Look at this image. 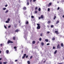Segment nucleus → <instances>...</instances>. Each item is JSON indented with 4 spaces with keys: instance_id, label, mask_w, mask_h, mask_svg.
<instances>
[{
    "instance_id": "obj_50",
    "label": "nucleus",
    "mask_w": 64,
    "mask_h": 64,
    "mask_svg": "<svg viewBox=\"0 0 64 64\" xmlns=\"http://www.w3.org/2000/svg\"><path fill=\"white\" fill-rule=\"evenodd\" d=\"M28 56L27 55L26 56V58H28Z\"/></svg>"
},
{
    "instance_id": "obj_20",
    "label": "nucleus",
    "mask_w": 64,
    "mask_h": 64,
    "mask_svg": "<svg viewBox=\"0 0 64 64\" xmlns=\"http://www.w3.org/2000/svg\"><path fill=\"white\" fill-rule=\"evenodd\" d=\"M7 21H8V22H9V21H10V19L9 18H8L7 20Z\"/></svg>"
},
{
    "instance_id": "obj_44",
    "label": "nucleus",
    "mask_w": 64,
    "mask_h": 64,
    "mask_svg": "<svg viewBox=\"0 0 64 64\" xmlns=\"http://www.w3.org/2000/svg\"><path fill=\"white\" fill-rule=\"evenodd\" d=\"M31 17H32V18H34V16H31Z\"/></svg>"
},
{
    "instance_id": "obj_9",
    "label": "nucleus",
    "mask_w": 64,
    "mask_h": 64,
    "mask_svg": "<svg viewBox=\"0 0 64 64\" xmlns=\"http://www.w3.org/2000/svg\"><path fill=\"white\" fill-rule=\"evenodd\" d=\"M15 32H19V30L18 29H17L15 31Z\"/></svg>"
},
{
    "instance_id": "obj_27",
    "label": "nucleus",
    "mask_w": 64,
    "mask_h": 64,
    "mask_svg": "<svg viewBox=\"0 0 64 64\" xmlns=\"http://www.w3.org/2000/svg\"><path fill=\"white\" fill-rule=\"evenodd\" d=\"M54 27V26L53 25H52L51 26V28H53V27Z\"/></svg>"
},
{
    "instance_id": "obj_10",
    "label": "nucleus",
    "mask_w": 64,
    "mask_h": 64,
    "mask_svg": "<svg viewBox=\"0 0 64 64\" xmlns=\"http://www.w3.org/2000/svg\"><path fill=\"white\" fill-rule=\"evenodd\" d=\"M26 7H24L23 8V10H26Z\"/></svg>"
},
{
    "instance_id": "obj_51",
    "label": "nucleus",
    "mask_w": 64,
    "mask_h": 64,
    "mask_svg": "<svg viewBox=\"0 0 64 64\" xmlns=\"http://www.w3.org/2000/svg\"><path fill=\"white\" fill-rule=\"evenodd\" d=\"M49 26L48 25L47 26V27H48V28H49Z\"/></svg>"
},
{
    "instance_id": "obj_43",
    "label": "nucleus",
    "mask_w": 64,
    "mask_h": 64,
    "mask_svg": "<svg viewBox=\"0 0 64 64\" xmlns=\"http://www.w3.org/2000/svg\"><path fill=\"white\" fill-rule=\"evenodd\" d=\"M7 6H8V5L7 4H6L5 6V7H7Z\"/></svg>"
},
{
    "instance_id": "obj_17",
    "label": "nucleus",
    "mask_w": 64,
    "mask_h": 64,
    "mask_svg": "<svg viewBox=\"0 0 64 64\" xmlns=\"http://www.w3.org/2000/svg\"><path fill=\"white\" fill-rule=\"evenodd\" d=\"M45 41H46V42H48V40L47 39H46V40H45Z\"/></svg>"
},
{
    "instance_id": "obj_32",
    "label": "nucleus",
    "mask_w": 64,
    "mask_h": 64,
    "mask_svg": "<svg viewBox=\"0 0 64 64\" xmlns=\"http://www.w3.org/2000/svg\"><path fill=\"white\" fill-rule=\"evenodd\" d=\"M28 23H29V22H28L27 21L26 22V24H28Z\"/></svg>"
},
{
    "instance_id": "obj_33",
    "label": "nucleus",
    "mask_w": 64,
    "mask_h": 64,
    "mask_svg": "<svg viewBox=\"0 0 64 64\" xmlns=\"http://www.w3.org/2000/svg\"><path fill=\"white\" fill-rule=\"evenodd\" d=\"M41 40H42V39H41V38H40L39 39V40L40 41Z\"/></svg>"
},
{
    "instance_id": "obj_53",
    "label": "nucleus",
    "mask_w": 64,
    "mask_h": 64,
    "mask_svg": "<svg viewBox=\"0 0 64 64\" xmlns=\"http://www.w3.org/2000/svg\"><path fill=\"white\" fill-rule=\"evenodd\" d=\"M15 62H17V60H16L15 61Z\"/></svg>"
},
{
    "instance_id": "obj_63",
    "label": "nucleus",
    "mask_w": 64,
    "mask_h": 64,
    "mask_svg": "<svg viewBox=\"0 0 64 64\" xmlns=\"http://www.w3.org/2000/svg\"><path fill=\"white\" fill-rule=\"evenodd\" d=\"M18 22H19V23H20V21H19Z\"/></svg>"
},
{
    "instance_id": "obj_59",
    "label": "nucleus",
    "mask_w": 64,
    "mask_h": 64,
    "mask_svg": "<svg viewBox=\"0 0 64 64\" xmlns=\"http://www.w3.org/2000/svg\"><path fill=\"white\" fill-rule=\"evenodd\" d=\"M59 3V2H57V3Z\"/></svg>"
},
{
    "instance_id": "obj_25",
    "label": "nucleus",
    "mask_w": 64,
    "mask_h": 64,
    "mask_svg": "<svg viewBox=\"0 0 64 64\" xmlns=\"http://www.w3.org/2000/svg\"><path fill=\"white\" fill-rule=\"evenodd\" d=\"M8 10H6V12H5L6 13H8Z\"/></svg>"
},
{
    "instance_id": "obj_42",
    "label": "nucleus",
    "mask_w": 64,
    "mask_h": 64,
    "mask_svg": "<svg viewBox=\"0 0 64 64\" xmlns=\"http://www.w3.org/2000/svg\"><path fill=\"white\" fill-rule=\"evenodd\" d=\"M50 22H51V21H48V23H50Z\"/></svg>"
},
{
    "instance_id": "obj_21",
    "label": "nucleus",
    "mask_w": 64,
    "mask_h": 64,
    "mask_svg": "<svg viewBox=\"0 0 64 64\" xmlns=\"http://www.w3.org/2000/svg\"><path fill=\"white\" fill-rule=\"evenodd\" d=\"M6 8H3V10H6Z\"/></svg>"
},
{
    "instance_id": "obj_37",
    "label": "nucleus",
    "mask_w": 64,
    "mask_h": 64,
    "mask_svg": "<svg viewBox=\"0 0 64 64\" xmlns=\"http://www.w3.org/2000/svg\"><path fill=\"white\" fill-rule=\"evenodd\" d=\"M42 34H40V36H43V35H42Z\"/></svg>"
},
{
    "instance_id": "obj_54",
    "label": "nucleus",
    "mask_w": 64,
    "mask_h": 64,
    "mask_svg": "<svg viewBox=\"0 0 64 64\" xmlns=\"http://www.w3.org/2000/svg\"><path fill=\"white\" fill-rule=\"evenodd\" d=\"M2 62H0V64H2Z\"/></svg>"
},
{
    "instance_id": "obj_49",
    "label": "nucleus",
    "mask_w": 64,
    "mask_h": 64,
    "mask_svg": "<svg viewBox=\"0 0 64 64\" xmlns=\"http://www.w3.org/2000/svg\"><path fill=\"white\" fill-rule=\"evenodd\" d=\"M58 64H63V63H60Z\"/></svg>"
},
{
    "instance_id": "obj_40",
    "label": "nucleus",
    "mask_w": 64,
    "mask_h": 64,
    "mask_svg": "<svg viewBox=\"0 0 64 64\" xmlns=\"http://www.w3.org/2000/svg\"><path fill=\"white\" fill-rule=\"evenodd\" d=\"M36 1V0H33V2H35Z\"/></svg>"
},
{
    "instance_id": "obj_47",
    "label": "nucleus",
    "mask_w": 64,
    "mask_h": 64,
    "mask_svg": "<svg viewBox=\"0 0 64 64\" xmlns=\"http://www.w3.org/2000/svg\"><path fill=\"white\" fill-rule=\"evenodd\" d=\"M10 27H11V26H8V28H10Z\"/></svg>"
},
{
    "instance_id": "obj_16",
    "label": "nucleus",
    "mask_w": 64,
    "mask_h": 64,
    "mask_svg": "<svg viewBox=\"0 0 64 64\" xmlns=\"http://www.w3.org/2000/svg\"><path fill=\"white\" fill-rule=\"evenodd\" d=\"M26 4L28 6V5H29V2H27L26 3Z\"/></svg>"
},
{
    "instance_id": "obj_41",
    "label": "nucleus",
    "mask_w": 64,
    "mask_h": 64,
    "mask_svg": "<svg viewBox=\"0 0 64 64\" xmlns=\"http://www.w3.org/2000/svg\"><path fill=\"white\" fill-rule=\"evenodd\" d=\"M4 27L6 29H7V27L5 26H4Z\"/></svg>"
},
{
    "instance_id": "obj_36",
    "label": "nucleus",
    "mask_w": 64,
    "mask_h": 64,
    "mask_svg": "<svg viewBox=\"0 0 64 64\" xmlns=\"http://www.w3.org/2000/svg\"><path fill=\"white\" fill-rule=\"evenodd\" d=\"M32 57H33V56H31L30 57V59H32Z\"/></svg>"
},
{
    "instance_id": "obj_46",
    "label": "nucleus",
    "mask_w": 64,
    "mask_h": 64,
    "mask_svg": "<svg viewBox=\"0 0 64 64\" xmlns=\"http://www.w3.org/2000/svg\"><path fill=\"white\" fill-rule=\"evenodd\" d=\"M59 9H60V8H59V7H58L57 8V10H59Z\"/></svg>"
},
{
    "instance_id": "obj_61",
    "label": "nucleus",
    "mask_w": 64,
    "mask_h": 64,
    "mask_svg": "<svg viewBox=\"0 0 64 64\" xmlns=\"http://www.w3.org/2000/svg\"><path fill=\"white\" fill-rule=\"evenodd\" d=\"M15 51H16L17 50V49H15Z\"/></svg>"
},
{
    "instance_id": "obj_48",
    "label": "nucleus",
    "mask_w": 64,
    "mask_h": 64,
    "mask_svg": "<svg viewBox=\"0 0 64 64\" xmlns=\"http://www.w3.org/2000/svg\"><path fill=\"white\" fill-rule=\"evenodd\" d=\"M47 34H49L50 33V32H47Z\"/></svg>"
},
{
    "instance_id": "obj_1",
    "label": "nucleus",
    "mask_w": 64,
    "mask_h": 64,
    "mask_svg": "<svg viewBox=\"0 0 64 64\" xmlns=\"http://www.w3.org/2000/svg\"><path fill=\"white\" fill-rule=\"evenodd\" d=\"M44 18V16H43V15H42L40 16V17H38V19L39 20H40L41 19H43Z\"/></svg>"
},
{
    "instance_id": "obj_55",
    "label": "nucleus",
    "mask_w": 64,
    "mask_h": 64,
    "mask_svg": "<svg viewBox=\"0 0 64 64\" xmlns=\"http://www.w3.org/2000/svg\"><path fill=\"white\" fill-rule=\"evenodd\" d=\"M2 60V58H0V60Z\"/></svg>"
},
{
    "instance_id": "obj_11",
    "label": "nucleus",
    "mask_w": 64,
    "mask_h": 64,
    "mask_svg": "<svg viewBox=\"0 0 64 64\" xmlns=\"http://www.w3.org/2000/svg\"><path fill=\"white\" fill-rule=\"evenodd\" d=\"M6 52L7 54H8L9 52V50H6Z\"/></svg>"
},
{
    "instance_id": "obj_24",
    "label": "nucleus",
    "mask_w": 64,
    "mask_h": 64,
    "mask_svg": "<svg viewBox=\"0 0 64 64\" xmlns=\"http://www.w3.org/2000/svg\"><path fill=\"white\" fill-rule=\"evenodd\" d=\"M37 25L38 26H40V24H37Z\"/></svg>"
},
{
    "instance_id": "obj_8",
    "label": "nucleus",
    "mask_w": 64,
    "mask_h": 64,
    "mask_svg": "<svg viewBox=\"0 0 64 64\" xmlns=\"http://www.w3.org/2000/svg\"><path fill=\"white\" fill-rule=\"evenodd\" d=\"M57 52V50H56L54 52V54H56Z\"/></svg>"
},
{
    "instance_id": "obj_26",
    "label": "nucleus",
    "mask_w": 64,
    "mask_h": 64,
    "mask_svg": "<svg viewBox=\"0 0 64 64\" xmlns=\"http://www.w3.org/2000/svg\"><path fill=\"white\" fill-rule=\"evenodd\" d=\"M41 44L42 46H43V45H44V43L43 42H42Z\"/></svg>"
},
{
    "instance_id": "obj_12",
    "label": "nucleus",
    "mask_w": 64,
    "mask_h": 64,
    "mask_svg": "<svg viewBox=\"0 0 64 64\" xmlns=\"http://www.w3.org/2000/svg\"><path fill=\"white\" fill-rule=\"evenodd\" d=\"M59 20L57 21L56 23V24H57L58 23H59Z\"/></svg>"
},
{
    "instance_id": "obj_39",
    "label": "nucleus",
    "mask_w": 64,
    "mask_h": 64,
    "mask_svg": "<svg viewBox=\"0 0 64 64\" xmlns=\"http://www.w3.org/2000/svg\"><path fill=\"white\" fill-rule=\"evenodd\" d=\"M53 49H55V47L54 46H53Z\"/></svg>"
},
{
    "instance_id": "obj_13",
    "label": "nucleus",
    "mask_w": 64,
    "mask_h": 64,
    "mask_svg": "<svg viewBox=\"0 0 64 64\" xmlns=\"http://www.w3.org/2000/svg\"><path fill=\"white\" fill-rule=\"evenodd\" d=\"M14 28L17 27V24H15L14 25Z\"/></svg>"
},
{
    "instance_id": "obj_60",
    "label": "nucleus",
    "mask_w": 64,
    "mask_h": 64,
    "mask_svg": "<svg viewBox=\"0 0 64 64\" xmlns=\"http://www.w3.org/2000/svg\"><path fill=\"white\" fill-rule=\"evenodd\" d=\"M45 62H46V60H45L44 61V63H45Z\"/></svg>"
},
{
    "instance_id": "obj_57",
    "label": "nucleus",
    "mask_w": 64,
    "mask_h": 64,
    "mask_svg": "<svg viewBox=\"0 0 64 64\" xmlns=\"http://www.w3.org/2000/svg\"><path fill=\"white\" fill-rule=\"evenodd\" d=\"M32 0H30V2H32Z\"/></svg>"
},
{
    "instance_id": "obj_28",
    "label": "nucleus",
    "mask_w": 64,
    "mask_h": 64,
    "mask_svg": "<svg viewBox=\"0 0 64 64\" xmlns=\"http://www.w3.org/2000/svg\"><path fill=\"white\" fill-rule=\"evenodd\" d=\"M26 56V54H24V56L25 57Z\"/></svg>"
},
{
    "instance_id": "obj_2",
    "label": "nucleus",
    "mask_w": 64,
    "mask_h": 64,
    "mask_svg": "<svg viewBox=\"0 0 64 64\" xmlns=\"http://www.w3.org/2000/svg\"><path fill=\"white\" fill-rule=\"evenodd\" d=\"M13 43V42L10 40H8L7 42L8 44H9V43Z\"/></svg>"
},
{
    "instance_id": "obj_3",
    "label": "nucleus",
    "mask_w": 64,
    "mask_h": 64,
    "mask_svg": "<svg viewBox=\"0 0 64 64\" xmlns=\"http://www.w3.org/2000/svg\"><path fill=\"white\" fill-rule=\"evenodd\" d=\"M57 47V48H58V49H60L61 48V47L60 46V44H58Z\"/></svg>"
},
{
    "instance_id": "obj_30",
    "label": "nucleus",
    "mask_w": 64,
    "mask_h": 64,
    "mask_svg": "<svg viewBox=\"0 0 64 64\" xmlns=\"http://www.w3.org/2000/svg\"><path fill=\"white\" fill-rule=\"evenodd\" d=\"M38 10L39 11H40V10H41V8H38Z\"/></svg>"
},
{
    "instance_id": "obj_19",
    "label": "nucleus",
    "mask_w": 64,
    "mask_h": 64,
    "mask_svg": "<svg viewBox=\"0 0 64 64\" xmlns=\"http://www.w3.org/2000/svg\"><path fill=\"white\" fill-rule=\"evenodd\" d=\"M35 10H38V7L37 6L36 7Z\"/></svg>"
},
{
    "instance_id": "obj_45",
    "label": "nucleus",
    "mask_w": 64,
    "mask_h": 64,
    "mask_svg": "<svg viewBox=\"0 0 64 64\" xmlns=\"http://www.w3.org/2000/svg\"><path fill=\"white\" fill-rule=\"evenodd\" d=\"M50 45V44L49 43L47 44H46V45Z\"/></svg>"
},
{
    "instance_id": "obj_58",
    "label": "nucleus",
    "mask_w": 64,
    "mask_h": 64,
    "mask_svg": "<svg viewBox=\"0 0 64 64\" xmlns=\"http://www.w3.org/2000/svg\"><path fill=\"white\" fill-rule=\"evenodd\" d=\"M1 53V50H0V54Z\"/></svg>"
},
{
    "instance_id": "obj_14",
    "label": "nucleus",
    "mask_w": 64,
    "mask_h": 64,
    "mask_svg": "<svg viewBox=\"0 0 64 64\" xmlns=\"http://www.w3.org/2000/svg\"><path fill=\"white\" fill-rule=\"evenodd\" d=\"M55 39V37H53L52 38V40H54Z\"/></svg>"
},
{
    "instance_id": "obj_64",
    "label": "nucleus",
    "mask_w": 64,
    "mask_h": 64,
    "mask_svg": "<svg viewBox=\"0 0 64 64\" xmlns=\"http://www.w3.org/2000/svg\"><path fill=\"white\" fill-rule=\"evenodd\" d=\"M39 43V41H38V44Z\"/></svg>"
},
{
    "instance_id": "obj_22",
    "label": "nucleus",
    "mask_w": 64,
    "mask_h": 64,
    "mask_svg": "<svg viewBox=\"0 0 64 64\" xmlns=\"http://www.w3.org/2000/svg\"><path fill=\"white\" fill-rule=\"evenodd\" d=\"M61 45L62 47H63V44L62 43L61 44Z\"/></svg>"
},
{
    "instance_id": "obj_5",
    "label": "nucleus",
    "mask_w": 64,
    "mask_h": 64,
    "mask_svg": "<svg viewBox=\"0 0 64 64\" xmlns=\"http://www.w3.org/2000/svg\"><path fill=\"white\" fill-rule=\"evenodd\" d=\"M52 4V3L51 2L50 3L48 4V7H49L50 6H51Z\"/></svg>"
},
{
    "instance_id": "obj_6",
    "label": "nucleus",
    "mask_w": 64,
    "mask_h": 64,
    "mask_svg": "<svg viewBox=\"0 0 64 64\" xmlns=\"http://www.w3.org/2000/svg\"><path fill=\"white\" fill-rule=\"evenodd\" d=\"M36 28H37V30L40 29V26H38Z\"/></svg>"
},
{
    "instance_id": "obj_15",
    "label": "nucleus",
    "mask_w": 64,
    "mask_h": 64,
    "mask_svg": "<svg viewBox=\"0 0 64 64\" xmlns=\"http://www.w3.org/2000/svg\"><path fill=\"white\" fill-rule=\"evenodd\" d=\"M27 63H28V64H30V61H28L27 62Z\"/></svg>"
},
{
    "instance_id": "obj_7",
    "label": "nucleus",
    "mask_w": 64,
    "mask_h": 64,
    "mask_svg": "<svg viewBox=\"0 0 64 64\" xmlns=\"http://www.w3.org/2000/svg\"><path fill=\"white\" fill-rule=\"evenodd\" d=\"M15 39H16V37L15 36H14L12 38V40H15Z\"/></svg>"
},
{
    "instance_id": "obj_35",
    "label": "nucleus",
    "mask_w": 64,
    "mask_h": 64,
    "mask_svg": "<svg viewBox=\"0 0 64 64\" xmlns=\"http://www.w3.org/2000/svg\"><path fill=\"white\" fill-rule=\"evenodd\" d=\"M14 49H16L17 48V47H16V46H14Z\"/></svg>"
},
{
    "instance_id": "obj_23",
    "label": "nucleus",
    "mask_w": 64,
    "mask_h": 64,
    "mask_svg": "<svg viewBox=\"0 0 64 64\" xmlns=\"http://www.w3.org/2000/svg\"><path fill=\"white\" fill-rule=\"evenodd\" d=\"M6 23H9V22H8V20L7 21H6Z\"/></svg>"
},
{
    "instance_id": "obj_4",
    "label": "nucleus",
    "mask_w": 64,
    "mask_h": 64,
    "mask_svg": "<svg viewBox=\"0 0 64 64\" xmlns=\"http://www.w3.org/2000/svg\"><path fill=\"white\" fill-rule=\"evenodd\" d=\"M54 32L56 33V34H59V33L58 32V31H55Z\"/></svg>"
},
{
    "instance_id": "obj_34",
    "label": "nucleus",
    "mask_w": 64,
    "mask_h": 64,
    "mask_svg": "<svg viewBox=\"0 0 64 64\" xmlns=\"http://www.w3.org/2000/svg\"><path fill=\"white\" fill-rule=\"evenodd\" d=\"M37 12H37V11H36L35 12V13H36V14H37Z\"/></svg>"
},
{
    "instance_id": "obj_52",
    "label": "nucleus",
    "mask_w": 64,
    "mask_h": 64,
    "mask_svg": "<svg viewBox=\"0 0 64 64\" xmlns=\"http://www.w3.org/2000/svg\"><path fill=\"white\" fill-rule=\"evenodd\" d=\"M2 44H0V46H2Z\"/></svg>"
},
{
    "instance_id": "obj_31",
    "label": "nucleus",
    "mask_w": 64,
    "mask_h": 64,
    "mask_svg": "<svg viewBox=\"0 0 64 64\" xmlns=\"http://www.w3.org/2000/svg\"><path fill=\"white\" fill-rule=\"evenodd\" d=\"M50 8H48V11H50Z\"/></svg>"
},
{
    "instance_id": "obj_62",
    "label": "nucleus",
    "mask_w": 64,
    "mask_h": 64,
    "mask_svg": "<svg viewBox=\"0 0 64 64\" xmlns=\"http://www.w3.org/2000/svg\"><path fill=\"white\" fill-rule=\"evenodd\" d=\"M22 53H23V51H22Z\"/></svg>"
},
{
    "instance_id": "obj_56",
    "label": "nucleus",
    "mask_w": 64,
    "mask_h": 64,
    "mask_svg": "<svg viewBox=\"0 0 64 64\" xmlns=\"http://www.w3.org/2000/svg\"><path fill=\"white\" fill-rule=\"evenodd\" d=\"M62 17L63 18H64V15L62 16Z\"/></svg>"
},
{
    "instance_id": "obj_29",
    "label": "nucleus",
    "mask_w": 64,
    "mask_h": 64,
    "mask_svg": "<svg viewBox=\"0 0 64 64\" xmlns=\"http://www.w3.org/2000/svg\"><path fill=\"white\" fill-rule=\"evenodd\" d=\"M56 16H54V19H56Z\"/></svg>"
},
{
    "instance_id": "obj_38",
    "label": "nucleus",
    "mask_w": 64,
    "mask_h": 64,
    "mask_svg": "<svg viewBox=\"0 0 64 64\" xmlns=\"http://www.w3.org/2000/svg\"><path fill=\"white\" fill-rule=\"evenodd\" d=\"M25 57L24 56H22V59H24V58H25Z\"/></svg>"
},
{
    "instance_id": "obj_18",
    "label": "nucleus",
    "mask_w": 64,
    "mask_h": 64,
    "mask_svg": "<svg viewBox=\"0 0 64 64\" xmlns=\"http://www.w3.org/2000/svg\"><path fill=\"white\" fill-rule=\"evenodd\" d=\"M32 43L33 44H34L35 43V41H33L32 42Z\"/></svg>"
}]
</instances>
